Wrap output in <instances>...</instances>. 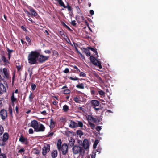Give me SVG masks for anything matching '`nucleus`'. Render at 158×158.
Returning <instances> with one entry per match:
<instances>
[{
    "instance_id": "1",
    "label": "nucleus",
    "mask_w": 158,
    "mask_h": 158,
    "mask_svg": "<svg viewBox=\"0 0 158 158\" xmlns=\"http://www.w3.org/2000/svg\"><path fill=\"white\" fill-rule=\"evenodd\" d=\"M40 53L36 51H32L29 54L28 56V62L31 64H34L38 63L37 58L39 56Z\"/></svg>"
},
{
    "instance_id": "2",
    "label": "nucleus",
    "mask_w": 158,
    "mask_h": 158,
    "mask_svg": "<svg viewBox=\"0 0 158 158\" xmlns=\"http://www.w3.org/2000/svg\"><path fill=\"white\" fill-rule=\"evenodd\" d=\"M72 150L74 154L79 153L81 155H83L85 153V150L83 147L78 145L74 146L72 148Z\"/></svg>"
},
{
    "instance_id": "3",
    "label": "nucleus",
    "mask_w": 158,
    "mask_h": 158,
    "mask_svg": "<svg viewBox=\"0 0 158 158\" xmlns=\"http://www.w3.org/2000/svg\"><path fill=\"white\" fill-rule=\"evenodd\" d=\"M9 137V134L7 132L4 133L2 136L0 137V146H5L8 140Z\"/></svg>"
},
{
    "instance_id": "4",
    "label": "nucleus",
    "mask_w": 158,
    "mask_h": 158,
    "mask_svg": "<svg viewBox=\"0 0 158 158\" xmlns=\"http://www.w3.org/2000/svg\"><path fill=\"white\" fill-rule=\"evenodd\" d=\"M90 60L94 65L98 67L100 69H102V67L101 61L97 59L94 56H91L90 57Z\"/></svg>"
},
{
    "instance_id": "5",
    "label": "nucleus",
    "mask_w": 158,
    "mask_h": 158,
    "mask_svg": "<svg viewBox=\"0 0 158 158\" xmlns=\"http://www.w3.org/2000/svg\"><path fill=\"white\" fill-rule=\"evenodd\" d=\"M49 58V56H45L42 55H39L38 60L40 63H42L48 60Z\"/></svg>"
},
{
    "instance_id": "6",
    "label": "nucleus",
    "mask_w": 158,
    "mask_h": 158,
    "mask_svg": "<svg viewBox=\"0 0 158 158\" xmlns=\"http://www.w3.org/2000/svg\"><path fill=\"white\" fill-rule=\"evenodd\" d=\"M42 153L43 155H45L50 150V145L47 144L43 147L42 149Z\"/></svg>"
},
{
    "instance_id": "7",
    "label": "nucleus",
    "mask_w": 158,
    "mask_h": 158,
    "mask_svg": "<svg viewBox=\"0 0 158 158\" xmlns=\"http://www.w3.org/2000/svg\"><path fill=\"white\" fill-rule=\"evenodd\" d=\"M0 116L1 119L5 120L7 117V111L4 109H2L0 111Z\"/></svg>"
},
{
    "instance_id": "8",
    "label": "nucleus",
    "mask_w": 158,
    "mask_h": 158,
    "mask_svg": "<svg viewBox=\"0 0 158 158\" xmlns=\"http://www.w3.org/2000/svg\"><path fill=\"white\" fill-rule=\"evenodd\" d=\"M68 145L64 143L62 145L61 150L63 155H65L68 152Z\"/></svg>"
},
{
    "instance_id": "9",
    "label": "nucleus",
    "mask_w": 158,
    "mask_h": 158,
    "mask_svg": "<svg viewBox=\"0 0 158 158\" xmlns=\"http://www.w3.org/2000/svg\"><path fill=\"white\" fill-rule=\"evenodd\" d=\"M39 126L37 121L34 120L31 121L30 126L34 129L35 131V132L37 127H39Z\"/></svg>"
},
{
    "instance_id": "10",
    "label": "nucleus",
    "mask_w": 158,
    "mask_h": 158,
    "mask_svg": "<svg viewBox=\"0 0 158 158\" xmlns=\"http://www.w3.org/2000/svg\"><path fill=\"white\" fill-rule=\"evenodd\" d=\"M19 141L21 142L24 143L25 145H27L29 143L27 138H24L23 135H21L19 138Z\"/></svg>"
},
{
    "instance_id": "11",
    "label": "nucleus",
    "mask_w": 158,
    "mask_h": 158,
    "mask_svg": "<svg viewBox=\"0 0 158 158\" xmlns=\"http://www.w3.org/2000/svg\"><path fill=\"white\" fill-rule=\"evenodd\" d=\"M29 11L31 13V17L34 16L36 18L39 17L38 15L33 8L31 7V8L29 9Z\"/></svg>"
},
{
    "instance_id": "12",
    "label": "nucleus",
    "mask_w": 158,
    "mask_h": 158,
    "mask_svg": "<svg viewBox=\"0 0 158 158\" xmlns=\"http://www.w3.org/2000/svg\"><path fill=\"white\" fill-rule=\"evenodd\" d=\"M2 73L4 74L3 77L4 78H6L7 79H9V74L7 69L6 68H4L3 69Z\"/></svg>"
},
{
    "instance_id": "13",
    "label": "nucleus",
    "mask_w": 158,
    "mask_h": 158,
    "mask_svg": "<svg viewBox=\"0 0 158 158\" xmlns=\"http://www.w3.org/2000/svg\"><path fill=\"white\" fill-rule=\"evenodd\" d=\"M6 87L2 83L0 84V94H2L3 93L6 92Z\"/></svg>"
},
{
    "instance_id": "14",
    "label": "nucleus",
    "mask_w": 158,
    "mask_h": 158,
    "mask_svg": "<svg viewBox=\"0 0 158 158\" xmlns=\"http://www.w3.org/2000/svg\"><path fill=\"white\" fill-rule=\"evenodd\" d=\"M45 129V127L42 124L39 125V127H38L35 132H43L44 131Z\"/></svg>"
},
{
    "instance_id": "15",
    "label": "nucleus",
    "mask_w": 158,
    "mask_h": 158,
    "mask_svg": "<svg viewBox=\"0 0 158 158\" xmlns=\"http://www.w3.org/2000/svg\"><path fill=\"white\" fill-rule=\"evenodd\" d=\"M100 102L98 100H92L91 102V105L93 108L98 106Z\"/></svg>"
},
{
    "instance_id": "16",
    "label": "nucleus",
    "mask_w": 158,
    "mask_h": 158,
    "mask_svg": "<svg viewBox=\"0 0 158 158\" xmlns=\"http://www.w3.org/2000/svg\"><path fill=\"white\" fill-rule=\"evenodd\" d=\"M69 143L68 144V147H72L74 146L75 140L72 137H70L69 139Z\"/></svg>"
},
{
    "instance_id": "17",
    "label": "nucleus",
    "mask_w": 158,
    "mask_h": 158,
    "mask_svg": "<svg viewBox=\"0 0 158 158\" xmlns=\"http://www.w3.org/2000/svg\"><path fill=\"white\" fill-rule=\"evenodd\" d=\"M1 59L4 62V65H7V64H10V62L9 61V59H7L6 57L3 55H2L1 56Z\"/></svg>"
},
{
    "instance_id": "18",
    "label": "nucleus",
    "mask_w": 158,
    "mask_h": 158,
    "mask_svg": "<svg viewBox=\"0 0 158 158\" xmlns=\"http://www.w3.org/2000/svg\"><path fill=\"white\" fill-rule=\"evenodd\" d=\"M83 146L85 149H87L89 148V142L87 139H85L83 140Z\"/></svg>"
},
{
    "instance_id": "19",
    "label": "nucleus",
    "mask_w": 158,
    "mask_h": 158,
    "mask_svg": "<svg viewBox=\"0 0 158 158\" xmlns=\"http://www.w3.org/2000/svg\"><path fill=\"white\" fill-rule=\"evenodd\" d=\"M69 127L71 128H75L77 127V123L73 120L70 121V123Z\"/></svg>"
},
{
    "instance_id": "20",
    "label": "nucleus",
    "mask_w": 158,
    "mask_h": 158,
    "mask_svg": "<svg viewBox=\"0 0 158 158\" xmlns=\"http://www.w3.org/2000/svg\"><path fill=\"white\" fill-rule=\"evenodd\" d=\"M87 48L88 49L91 50L92 51L94 52V56L97 55V58L98 57V53L97 51V50L96 49L94 48H93L90 47H87Z\"/></svg>"
},
{
    "instance_id": "21",
    "label": "nucleus",
    "mask_w": 158,
    "mask_h": 158,
    "mask_svg": "<svg viewBox=\"0 0 158 158\" xmlns=\"http://www.w3.org/2000/svg\"><path fill=\"white\" fill-rule=\"evenodd\" d=\"M63 5L62 4L60 6L65 8H67L68 11H72V8L71 6L69 5L68 3H67V6H66L65 5L64 2L63 3Z\"/></svg>"
},
{
    "instance_id": "22",
    "label": "nucleus",
    "mask_w": 158,
    "mask_h": 158,
    "mask_svg": "<svg viewBox=\"0 0 158 158\" xmlns=\"http://www.w3.org/2000/svg\"><path fill=\"white\" fill-rule=\"evenodd\" d=\"M11 101L13 103V106H14V102H17V99L16 98H15L14 93L13 92L12 94V95L11 98Z\"/></svg>"
},
{
    "instance_id": "23",
    "label": "nucleus",
    "mask_w": 158,
    "mask_h": 158,
    "mask_svg": "<svg viewBox=\"0 0 158 158\" xmlns=\"http://www.w3.org/2000/svg\"><path fill=\"white\" fill-rule=\"evenodd\" d=\"M62 142L61 139H59L57 142V146L58 150L60 151L61 149Z\"/></svg>"
},
{
    "instance_id": "24",
    "label": "nucleus",
    "mask_w": 158,
    "mask_h": 158,
    "mask_svg": "<svg viewBox=\"0 0 158 158\" xmlns=\"http://www.w3.org/2000/svg\"><path fill=\"white\" fill-rule=\"evenodd\" d=\"M55 122L53 121V119L52 118L50 119V127L51 129H53L54 128L55 126Z\"/></svg>"
},
{
    "instance_id": "25",
    "label": "nucleus",
    "mask_w": 158,
    "mask_h": 158,
    "mask_svg": "<svg viewBox=\"0 0 158 158\" xmlns=\"http://www.w3.org/2000/svg\"><path fill=\"white\" fill-rule=\"evenodd\" d=\"M57 151L56 150H53L52 152L51 155L52 157L53 158H55L57 156Z\"/></svg>"
},
{
    "instance_id": "26",
    "label": "nucleus",
    "mask_w": 158,
    "mask_h": 158,
    "mask_svg": "<svg viewBox=\"0 0 158 158\" xmlns=\"http://www.w3.org/2000/svg\"><path fill=\"white\" fill-rule=\"evenodd\" d=\"M7 52H8V58L9 60H10L11 57L12 52H14V51L8 49H7Z\"/></svg>"
},
{
    "instance_id": "27",
    "label": "nucleus",
    "mask_w": 158,
    "mask_h": 158,
    "mask_svg": "<svg viewBox=\"0 0 158 158\" xmlns=\"http://www.w3.org/2000/svg\"><path fill=\"white\" fill-rule=\"evenodd\" d=\"M76 133L77 135H78L80 137H81L84 135L83 132L80 130L77 131Z\"/></svg>"
},
{
    "instance_id": "28",
    "label": "nucleus",
    "mask_w": 158,
    "mask_h": 158,
    "mask_svg": "<svg viewBox=\"0 0 158 158\" xmlns=\"http://www.w3.org/2000/svg\"><path fill=\"white\" fill-rule=\"evenodd\" d=\"M76 87L77 88L81 89H84V84L82 83H79L76 86Z\"/></svg>"
},
{
    "instance_id": "29",
    "label": "nucleus",
    "mask_w": 158,
    "mask_h": 158,
    "mask_svg": "<svg viewBox=\"0 0 158 158\" xmlns=\"http://www.w3.org/2000/svg\"><path fill=\"white\" fill-rule=\"evenodd\" d=\"M73 100L77 103H80V102H81V100H80V98L79 97H75L73 99Z\"/></svg>"
},
{
    "instance_id": "30",
    "label": "nucleus",
    "mask_w": 158,
    "mask_h": 158,
    "mask_svg": "<svg viewBox=\"0 0 158 158\" xmlns=\"http://www.w3.org/2000/svg\"><path fill=\"white\" fill-rule=\"evenodd\" d=\"M77 127H79L81 128L83 127V123L82 122L78 121H77Z\"/></svg>"
},
{
    "instance_id": "31",
    "label": "nucleus",
    "mask_w": 158,
    "mask_h": 158,
    "mask_svg": "<svg viewBox=\"0 0 158 158\" xmlns=\"http://www.w3.org/2000/svg\"><path fill=\"white\" fill-rule=\"evenodd\" d=\"M4 131V129L2 126L0 124V136L2 135Z\"/></svg>"
},
{
    "instance_id": "32",
    "label": "nucleus",
    "mask_w": 158,
    "mask_h": 158,
    "mask_svg": "<svg viewBox=\"0 0 158 158\" xmlns=\"http://www.w3.org/2000/svg\"><path fill=\"white\" fill-rule=\"evenodd\" d=\"M63 109L64 112H66L69 110V106L67 105H65L63 106Z\"/></svg>"
},
{
    "instance_id": "33",
    "label": "nucleus",
    "mask_w": 158,
    "mask_h": 158,
    "mask_svg": "<svg viewBox=\"0 0 158 158\" xmlns=\"http://www.w3.org/2000/svg\"><path fill=\"white\" fill-rule=\"evenodd\" d=\"M31 89L32 91H34L36 87V85L34 83H32L31 85Z\"/></svg>"
},
{
    "instance_id": "34",
    "label": "nucleus",
    "mask_w": 158,
    "mask_h": 158,
    "mask_svg": "<svg viewBox=\"0 0 158 158\" xmlns=\"http://www.w3.org/2000/svg\"><path fill=\"white\" fill-rule=\"evenodd\" d=\"M34 97L33 96L32 93L31 92L29 96V101L31 102L32 100L34 98Z\"/></svg>"
},
{
    "instance_id": "35",
    "label": "nucleus",
    "mask_w": 158,
    "mask_h": 158,
    "mask_svg": "<svg viewBox=\"0 0 158 158\" xmlns=\"http://www.w3.org/2000/svg\"><path fill=\"white\" fill-rule=\"evenodd\" d=\"M98 143V140H96L94 143L93 144V148L94 149H95L96 148L97 145Z\"/></svg>"
},
{
    "instance_id": "36",
    "label": "nucleus",
    "mask_w": 158,
    "mask_h": 158,
    "mask_svg": "<svg viewBox=\"0 0 158 158\" xmlns=\"http://www.w3.org/2000/svg\"><path fill=\"white\" fill-rule=\"evenodd\" d=\"M69 78L71 80L73 81L78 80H79V78L76 77H69Z\"/></svg>"
},
{
    "instance_id": "37",
    "label": "nucleus",
    "mask_w": 158,
    "mask_h": 158,
    "mask_svg": "<svg viewBox=\"0 0 158 158\" xmlns=\"http://www.w3.org/2000/svg\"><path fill=\"white\" fill-rule=\"evenodd\" d=\"M54 134L53 132H49L48 134L46 136L47 137H51L53 136Z\"/></svg>"
},
{
    "instance_id": "38",
    "label": "nucleus",
    "mask_w": 158,
    "mask_h": 158,
    "mask_svg": "<svg viewBox=\"0 0 158 158\" xmlns=\"http://www.w3.org/2000/svg\"><path fill=\"white\" fill-rule=\"evenodd\" d=\"M89 49H88L87 48H83V49H82V50L83 51V52L86 54L89 51Z\"/></svg>"
},
{
    "instance_id": "39",
    "label": "nucleus",
    "mask_w": 158,
    "mask_h": 158,
    "mask_svg": "<svg viewBox=\"0 0 158 158\" xmlns=\"http://www.w3.org/2000/svg\"><path fill=\"white\" fill-rule=\"evenodd\" d=\"M99 94L101 95L104 96L105 93L102 90H100L98 91Z\"/></svg>"
},
{
    "instance_id": "40",
    "label": "nucleus",
    "mask_w": 158,
    "mask_h": 158,
    "mask_svg": "<svg viewBox=\"0 0 158 158\" xmlns=\"http://www.w3.org/2000/svg\"><path fill=\"white\" fill-rule=\"evenodd\" d=\"M0 158H7V156L5 154L1 153L0 154Z\"/></svg>"
},
{
    "instance_id": "41",
    "label": "nucleus",
    "mask_w": 158,
    "mask_h": 158,
    "mask_svg": "<svg viewBox=\"0 0 158 158\" xmlns=\"http://www.w3.org/2000/svg\"><path fill=\"white\" fill-rule=\"evenodd\" d=\"M79 75L80 76H81L82 77H86V74L85 73L82 72H80Z\"/></svg>"
},
{
    "instance_id": "42",
    "label": "nucleus",
    "mask_w": 158,
    "mask_h": 158,
    "mask_svg": "<svg viewBox=\"0 0 158 158\" xmlns=\"http://www.w3.org/2000/svg\"><path fill=\"white\" fill-rule=\"evenodd\" d=\"M8 111H9V113L11 115H12L13 110H12V108L11 107V106H10L9 107V109H8Z\"/></svg>"
},
{
    "instance_id": "43",
    "label": "nucleus",
    "mask_w": 158,
    "mask_h": 158,
    "mask_svg": "<svg viewBox=\"0 0 158 158\" xmlns=\"http://www.w3.org/2000/svg\"><path fill=\"white\" fill-rule=\"evenodd\" d=\"M70 93V90L69 89H66L64 91V94H68Z\"/></svg>"
},
{
    "instance_id": "44",
    "label": "nucleus",
    "mask_w": 158,
    "mask_h": 158,
    "mask_svg": "<svg viewBox=\"0 0 158 158\" xmlns=\"http://www.w3.org/2000/svg\"><path fill=\"white\" fill-rule=\"evenodd\" d=\"M89 124L92 129H94V128L95 125L94 124H93V123H92L91 122H89Z\"/></svg>"
},
{
    "instance_id": "45",
    "label": "nucleus",
    "mask_w": 158,
    "mask_h": 158,
    "mask_svg": "<svg viewBox=\"0 0 158 158\" xmlns=\"http://www.w3.org/2000/svg\"><path fill=\"white\" fill-rule=\"evenodd\" d=\"M53 55L54 56H58V53L56 51L53 50Z\"/></svg>"
},
{
    "instance_id": "46",
    "label": "nucleus",
    "mask_w": 158,
    "mask_h": 158,
    "mask_svg": "<svg viewBox=\"0 0 158 158\" xmlns=\"http://www.w3.org/2000/svg\"><path fill=\"white\" fill-rule=\"evenodd\" d=\"M25 151V149L24 148H21L18 151V153H20L21 154L24 153Z\"/></svg>"
},
{
    "instance_id": "47",
    "label": "nucleus",
    "mask_w": 158,
    "mask_h": 158,
    "mask_svg": "<svg viewBox=\"0 0 158 158\" xmlns=\"http://www.w3.org/2000/svg\"><path fill=\"white\" fill-rule=\"evenodd\" d=\"M23 10L24 11L27 15L28 16H29V15H31V14L30 13L29 11H28L27 9H23Z\"/></svg>"
},
{
    "instance_id": "48",
    "label": "nucleus",
    "mask_w": 158,
    "mask_h": 158,
    "mask_svg": "<svg viewBox=\"0 0 158 158\" xmlns=\"http://www.w3.org/2000/svg\"><path fill=\"white\" fill-rule=\"evenodd\" d=\"M102 126H98L96 127V129L98 131H99L101 129V127Z\"/></svg>"
},
{
    "instance_id": "49",
    "label": "nucleus",
    "mask_w": 158,
    "mask_h": 158,
    "mask_svg": "<svg viewBox=\"0 0 158 158\" xmlns=\"http://www.w3.org/2000/svg\"><path fill=\"white\" fill-rule=\"evenodd\" d=\"M78 109L79 110H81V111H82L83 112H84L85 110V109L83 108L82 107H78Z\"/></svg>"
},
{
    "instance_id": "50",
    "label": "nucleus",
    "mask_w": 158,
    "mask_h": 158,
    "mask_svg": "<svg viewBox=\"0 0 158 158\" xmlns=\"http://www.w3.org/2000/svg\"><path fill=\"white\" fill-rule=\"evenodd\" d=\"M71 23V25L73 26H75L76 25V23L75 20L72 21Z\"/></svg>"
},
{
    "instance_id": "51",
    "label": "nucleus",
    "mask_w": 158,
    "mask_h": 158,
    "mask_svg": "<svg viewBox=\"0 0 158 158\" xmlns=\"http://www.w3.org/2000/svg\"><path fill=\"white\" fill-rule=\"evenodd\" d=\"M26 40L27 41V42H28L29 43H31V40H30V38L29 37L26 36Z\"/></svg>"
},
{
    "instance_id": "52",
    "label": "nucleus",
    "mask_w": 158,
    "mask_h": 158,
    "mask_svg": "<svg viewBox=\"0 0 158 158\" xmlns=\"http://www.w3.org/2000/svg\"><path fill=\"white\" fill-rule=\"evenodd\" d=\"M28 71V72L29 73V76L30 77H31L32 74V69H31V70H30V69H29Z\"/></svg>"
},
{
    "instance_id": "53",
    "label": "nucleus",
    "mask_w": 158,
    "mask_h": 158,
    "mask_svg": "<svg viewBox=\"0 0 158 158\" xmlns=\"http://www.w3.org/2000/svg\"><path fill=\"white\" fill-rule=\"evenodd\" d=\"M60 121L64 123L66 121V118H64L61 117L60 120Z\"/></svg>"
},
{
    "instance_id": "54",
    "label": "nucleus",
    "mask_w": 158,
    "mask_h": 158,
    "mask_svg": "<svg viewBox=\"0 0 158 158\" xmlns=\"http://www.w3.org/2000/svg\"><path fill=\"white\" fill-rule=\"evenodd\" d=\"M69 72V68H66L65 70L63 71V72L65 73H68Z\"/></svg>"
},
{
    "instance_id": "55",
    "label": "nucleus",
    "mask_w": 158,
    "mask_h": 158,
    "mask_svg": "<svg viewBox=\"0 0 158 158\" xmlns=\"http://www.w3.org/2000/svg\"><path fill=\"white\" fill-rule=\"evenodd\" d=\"M29 133L30 134H32L33 133L34 131L32 129L30 128L29 130L28 131Z\"/></svg>"
},
{
    "instance_id": "56",
    "label": "nucleus",
    "mask_w": 158,
    "mask_h": 158,
    "mask_svg": "<svg viewBox=\"0 0 158 158\" xmlns=\"http://www.w3.org/2000/svg\"><path fill=\"white\" fill-rule=\"evenodd\" d=\"M19 105L18 104L15 107V110L16 113L17 114H18L19 113L18 112V108H19Z\"/></svg>"
},
{
    "instance_id": "57",
    "label": "nucleus",
    "mask_w": 158,
    "mask_h": 158,
    "mask_svg": "<svg viewBox=\"0 0 158 158\" xmlns=\"http://www.w3.org/2000/svg\"><path fill=\"white\" fill-rule=\"evenodd\" d=\"M95 152L93 153V154L92 155L91 158H95L96 152Z\"/></svg>"
},
{
    "instance_id": "58",
    "label": "nucleus",
    "mask_w": 158,
    "mask_h": 158,
    "mask_svg": "<svg viewBox=\"0 0 158 158\" xmlns=\"http://www.w3.org/2000/svg\"><path fill=\"white\" fill-rule=\"evenodd\" d=\"M21 28L24 31L27 32V30L26 28L24 27L23 26H22L21 27Z\"/></svg>"
},
{
    "instance_id": "59",
    "label": "nucleus",
    "mask_w": 158,
    "mask_h": 158,
    "mask_svg": "<svg viewBox=\"0 0 158 158\" xmlns=\"http://www.w3.org/2000/svg\"><path fill=\"white\" fill-rule=\"evenodd\" d=\"M16 67L18 71H19L21 69V68L20 65L16 66Z\"/></svg>"
},
{
    "instance_id": "60",
    "label": "nucleus",
    "mask_w": 158,
    "mask_h": 158,
    "mask_svg": "<svg viewBox=\"0 0 158 158\" xmlns=\"http://www.w3.org/2000/svg\"><path fill=\"white\" fill-rule=\"evenodd\" d=\"M44 52L46 53H48V54H50L51 53V52L49 50H45V51H44Z\"/></svg>"
},
{
    "instance_id": "61",
    "label": "nucleus",
    "mask_w": 158,
    "mask_h": 158,
    "mask_svg": "<svg viewBox=\"0 0 158 158\" xmlns=\"http://www.w3.org/2000/svg\"><path fill=\"white\" fill-rule=\"evenodd\" d=\"M65 27L69 31H73L71 29L70 27L68 26L67 25Z\"/></svg>"
},
{
    "instance_id": "62",
    "label": "nucleus",
    "mask_w": 158,
    "mask_h": 158,
    "mask_svg": "<svg viewBox=\"0 0 158 158\" xmlns=\"http://www.w3.org/2000/svg\"><path fill=\"white\" fill-rule=\"evenodd\" d=\"M84 22L85 23L87 27H89V23L85 19Z\"/></svg>"
},
{
    "instance_id": "63",
    "label": "nucleus",
    "mask_w": 158,
    "mask_h": 158,
    "mask_svg": "<svg viewBox=\"0 0 158 158\" xmlns=\"http://www.w3.org/2000/svg\"><path fill=\"white\" fill-rule=\"evenodd\" d=\"M15 74H14L12 77V83L13 84L14 81V79H15Z\"/></svg>"
},
{
    "instance_id": "64",
    "label": "nucleus",
    "mask_w": 158,
    "mask_h": 158,
    "mask_svg": "<svg viewBox=\"0 0 158 158\" xmlns=\"http://www.w3.org/2000/svg\"><path fill=\"white\" fill-rule=\"evenodd\" d=\"M28 20L30 21H31V23H35V21H33L32 20L31 18H29V19H28Z\"/></svg>"
}]
</instances>
